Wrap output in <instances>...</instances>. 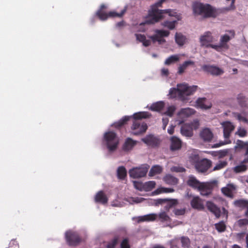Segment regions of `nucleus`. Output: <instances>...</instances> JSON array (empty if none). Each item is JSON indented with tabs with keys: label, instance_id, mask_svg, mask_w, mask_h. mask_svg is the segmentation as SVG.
I'll return each instance as SVG.
<instances>
[{
	"label": "nucleus",
	"instance_id": "obj_3",
	"mask_svg": "<svg viewBox=\"0 0 248 248\" xmlns=\"http://www.w3.org/2000/svg\"><path fill=\"white\" fill-rule=\"evenodd\" d=\"M192 8L195 16H200L203 18L216 17L217 15L216 9L208 4L196 2L193 4Z\"/></svg>",
	"mask_w": 248,
	"mask_h": 248
},
{
	"label": "nucleus",
	"instance_id": "obj_17",
	"mask_svg": "<svg viewBox=\"0 0 248 248\" xmlns=\"http://www.w3.org/2000/svg\"><path fill=\"white\" fill-rule=\"evenodd\" d=\"M202 69L203 70L209 73L212 75L214 76H218L222 75L224 71L223 70L213 65H204L202 67Z\"/></svg>",
	"mask_w": 248,
	"mask_h": 248
},
{
	"label": "nucleus",
	"instance_id": "obj_10",
	"mask_svg": "<svg viewBox=\"0 0 248 248\" xmlns=\"http://www.w3.org/2000/svg\"><path fill=\"white\" fill-rule=\"evenodd\" d=\"M150 168L147 164H143L139 168H133L129 170V173L131 177L139 178L145 176Z\"/></svg>",
	"mask_w": 248,
	"mask_h": 248
},
{
	"label": "nucleus",
	"instance_id": "obj_53",
	"mask_svg": "<svg viewBox=\"0 0 248 248\" xmlns=\"http://www.w3.org/2000/svg\"><path fill=\"white\" fill-rule=\"evenodd\" d=\"M134 186L137 189L140 191L144 190V184L137 181L133 182Z\"/></svg>",
	"mask_w": 248,
	"mask_h": 248
},
{
	"label": "nucleus",
	"instance_id": "obj_18",
	"mask_svg": "<svg viewBox=\"0 0 248 248\" xmlns=\"http://www.w3.org/2000/svg\"><path fill=\"white\" fill-rule=\"evenodd\" d=\"M158 203L164 204V209L166 211H169L170 209L175 206L178 204V201L176 199H159Z\"/></svg>",
	"mask_w": 248,
	"mask_h": 248
},
{
	"label": "nucleus",
	"instance_id": "obj_21",
	"mask_svg": "<svg viewBox=\"0 0 248 248\" xmlns=\"http://www.w3.org/2000/svg\"><path fill=\"white\" fill-rule=\"evenodd\" d=\"M236 189V186L232 184H228L221 188V192L228 197H232L233 192Z\"/></svg>",
	"mask_w": 248,
	"mask_h": 248
},
{
	"label": "nucleus",
	"instance_id": "obj_29",
	"mask_svg": "<svg viewBox=\"0 0 248 248\" xmlns=\"http://www.w3.org/2000/svg\"><path fill=\"white\" fill-rule=\"evenodd\" d=\"M95 201L102 204H105L108 202V198L102 191H100L95 196Z\"/></svg>",
	"mask_w": 248,
	"mask_h": 248
},
{
	"label": "nucleus",
	"instance_id": "obj_48",
	"mask_svg": "<svg viewBox=\"0 0 248 248\" xmlns=\"http://www.w3.org/2000/svg\"><path fill=\"white\" fill-rule=\"evenodd\" d=\"M235 134L240 137H245L247 135V131L245 128L239 127L235 132Z\"/></svg>",
	"mask_w": 248,
	"mask_h": 248
},
{
	"label": "nucleus",
	"instance_id": "obj_44",
	"mask_svg": "<svg viewBox=\"0 0 248 248\" xmlns=\"http://www.w3.org/2000/svg\"><path fill=\"white\" fill-rule=\"evenodd\" d=\"M247 169V166L243 164V163H241L240 165L235 166L233 168V170L236 173H240L242 172L245 171Z\"/></svg>",
	"mask_w": 248,
	"mask_h": 248
},
{
	"label": "nucleus",
	"instance_id": "obj_49",
	"mask_svg": "<svg viewBox=\"0 0 248 248\" xmlns=\"http://www.w3.org/2000/svg\"><path fill=\"white\" fill-rule=\"evenodd\" d=\"M216 229L219 232H224L226 228V226L223 221H220L215 224Z\"/></svg>",
	"mask_w": 248,
	"mask_h": 248
},
{
	"label": "nucleus",
	"instance_id": "obj_40",
	"mask_svg": "<svg viewBox=\"0 0 248 248\" xmlns=\"http://www.w3.org/2000/svg\"><path fill=\"white\" fill-rule=\"evenodd\" d=\"M157 217H158L160 221L164 222H168L170 219V217L167 215L165 211L161 212L158 215H157Z\"/></svg>",
	"mask_w": 248,
	"mask_h": 248
},
{
	"label": "nucleus",
	"instance_id": "obj_64",
	"mask_svg": "<svg viewBox=\"0 0 248 248\" xmlns=\"http://www.w3.org/2000/svg\"><path fill=\"white\" fill-rule=\"evenodd\" d=\"M229 142H230V141L229 142L227 140H226L225 142H222L219 143V144H214L213 146V147H215V148L218 147L222 145L229 143Z\"/></svg>",
	"mask_w": 248,
	"mask_h": 248
},
{
	"label": "nucleus",
	"instance_id": "obj_11",
	"mask_svg": "<svg viewBox=\"0 0 248 248\" xmlns=\"http://www.w3.org/2000/svg\"><path fill=\"white\" fill-rule=\"evenodd\" d=\"M206 205L207 209L213 213L218 218L222 216L225 218H227L228 211L224 208H222L221 210L216 204L210 201L207 202Z\"/></svg>",
	"mask_w": 248,
	"mask_h": 248
},
{
	"label": "nucleus",
	"instance_id": "obj_24",
	"mask_svg": "<svg viewBox=\"0 0 248 248\" xmlns=\"http://www.w3.org/2000/svg\"><path fill=\"white\" fill-rule=\"evenodd\" d=\"M170 142V149L171 150H177L181 147V141L177 137L175 136L171 137Z\"/></svg>",
	"mask_w": 248,
	"mask_h": 248
},
{
	"label": "nucleus",
	"instance_id": "obj_61",
	"mask_svg": "<svg viewBox=\"0 0 248 248\" xmlns=\"http://www.w3.org/2000/svg\"><path fill=\"white\" fill-rule=\"evenodd\" d=\"M162 122H163V129H165L166 128L167 125L168 124V122H169L168 118L167 117H163L162 118Z\"/></svg>",
	"mask_w": 248,
	"mask_h": 248
},
{
	"label": "nucleus",
	"instance_id": "obj_50",
	"mask_svg": "<svg viewBox=\"0 0 248 248\" xmlns=\"http://www.w3.org/2000/svg\"><path fill=\"white\" fill-rule=\"evenodd\" d=\"M248 224V219L243 218L239 219L236 222V225L241 228L245 227Z\"/></svg>",
	"mask_w": 248,
	"mask_h": 248
},
{
	"label": "nucleus",
	"instance_id": "obj_30",
	"mask_svg": "<svg viewBox=\"0 0 248 248\" xmlns=\"http://www.w3.org/2000/svg\"><path fill=\"white\" fill-rule=\"evenodd\" d=\"M175 17L176 19L172 21L166 20L164 22L161 23V25L170 30H173L175 28L176 25L177 23V21L179 20L177 19V18L176 16H174Z\"/></svg>",
	"mask_w": 248,
	"mask_h": 248
},
{
	"label": "nucleus",
	"instance_id": "obj_15",
	"mask_svg": "<svg viewBox=\"0 0 248 248\" xmlns=\"http://www.w3.org/2000/svg\"><path fill=\"white\" fill-rule=\"evenodd\" d=\"M223 129V136L225 139L228 140L231 133L234 129L235 126L230 121H225L220 123Z\"/></svg>",
	"mask_w": 248,
	"mask_h": 248
},
{
	"label": "nucleus",
	"instance_id": "obj_43",
	"mask_svg": "<svg viewBox=\"0 0 248 248\" xmlns=\"http://www.w3.org/2000/svg\"><path fill=\"white\" fill-rule=\"evenodd\" d=\"M155 182L154 181H150L144 183V190L149 191L152 190L155 186Z\"/></svg>",
	"mask_w": 248,
	"mask_h": 248
},
{
	"label": "nucleus",
	"instance_id": "obj_36",
	"mask_svg": "<svg viewBox=\"0 0 248 248\" xmlns=\"http://www.w3.org/2000/svg\"><path fill=\"white\" fill-rule=\"evenodd\" d=\"M135 36L137 40L142 43L144 46H148L150 45V40L146 39L145 36L144 35L141 34H135Z\"/></svg>",
	"mask_w": 248,
	"mask_h": 248
},
{
	"label": "nucleus",
	"instance_id": "obj_38",
	"mask_svg": "<svg viewBox=\"0 0 248 248\" xmlns=\"http://www.w3.org/2000/svg\"><path fill=\"white\" fill-rule=\"evenodd\" d=\"M162 171V168L159 165H155L152 167L151 169L149 175L150 176H153L156 174H160Z\"/></svg>",
	"mask_w": 248,
	"mask_h": 248
},
{
	"label": "nucleus",
	"instance_id": "obj_55",
	"mask_svg": "<svg viewBox=\"0 0 248 248\" xmlns=\"http://www.w3.org/2000/svg\"><path fill=\"white\" fill-rule=\"evenodd\" d=\"M170 170L172 172H181L184 171L185 169L180 166H173L170 168Z\"/></svg>",
	"mask_w": 248,
	"mask_h": 248
},
{
	"label": "nucleus",
	"instance_id": "obj_58",
	"mask_svg": "<svg viewBox=\"0 0 248 248\" xmlns=\"http://www.w3.org/2000/svg\"><path fill=\"white\" fill-rule=\"evenodd\" d=\"M121 248H130V245L127 239H124L121 244Z\"/></svg>",
	"mask_w": 248,
	"mask_h": 248
},
{
	"label": "nucleus",
	"instance_id": "obj_46",
	"mask_svg": "<svg viewBox=\"0 0 248 248\" xmlns=\"http://www.w3.org/2000/svg\"><path fill=\"white\" fill-rule=\"evenodd\" d=\"M227 162L226 161H220L216 166L214 167L213 170L216 171L222 169L227 165Z\"/></svg>",
	"mask_w": 248,
	"mask_h": 248
},
{
	"label": "nucleus",
	"instance_id": "obj_32",
	"mask_svg": "<svg viewBox=\"0 0 248 248\" xmlns=\"http://www.w3.org/2000/svg\"><path fill=\"white\" fill-rule=\"evenodd\" d=\"M164 182L170 185H175L178 183V179L170 174L166 175L164 178Z\"/></svg>",
	"mask_w": 248,
	"mask_h": 248
},
{
	"label": "nucleus",
	"instance_id": "obj_59",
	"mask_svg": "<svg viewBox=\"0 0 248 248\" xmlns=\"http://www.w3.org/2000/svg\"><path fill=\"white\" fill-rule=\"evenodd\" d=\"M174 214L176 216H181L183 215L185 213V209H175L173 211Z\"/></svg>",
	"mask_w": 248,
	"mask_h": 248
},
{
	"label": "nucleus",
	"instance_id": "obj_5",
	"mask_svg": "<svg viewBox=\"0 0 248 248\" xmlns=\"http://www.w3.org/2000/svg\"><path fill=\"white\" fill-rule=\"evenodd\" d=\"M103 143L107 146L108 151L112 152L117 149L119 139L114 132L108 131L104 135Z\"/></svg>",
	"mask_w": 248,
	"mask_h": 248
},
{
	"label": "nucleus",
	"instance_id": "obj_57",
	"mask_svg": "<svg viewBox=\"0 0 248 248\" xmlns=\"http://www.w3.org/2000/svg\"><path fill=\"white\" fill-rule=\"evenodd\" d=\"M229 152L228 149L220 150L218 152L217 155L219 158H222L227 155Z\"/></svg>",
	"mask_w": 248,
	"mask_h": 248
},
{
	"label": "nucleus",
	"instance_id": "obj_52",
	"mask_svg": "<svg viewBox=\"0 0 248 248\" xmlns=\"http://www.w3.org/2000/svg\"><path fill=\"white\" fill-rule=\"evenodd\" d=\"M175 110V107L174 106H169L167 108V110L164 113V114L167 116L171 117L172 116Z\"/></svg>",
	"mask_w": 248,
	"mask_h": 248
},
{
	"label": "nucleus",
	"instance_id": "obj_28",
	"mask_svg": "<svg viewBox=\"0 0 248 248\" xmlns=\"http://www.w3.org/2000/svg\"><path fill=\"white\" fill-rule=\"evenodd\" d=\"M137 143V141L132 140L131 138H127L123 146V149L124 151H128L132 149Z\"/></svg>",
	"mask_w": 248,
	"mask_h": 248
},
{
	"label": "nucleus",
	"instance_id": "obj_34",
	"mask_svg": "<svg viewBox=\"0 0 248 248\" xmlns=\"http://www.w3.org/2000/svg\"><path fill=\"white\" fill-rule=\"evenodd\" d=\"M124 200L131 204H137L143 202L145 199L141 197H129L125 198Z\"/></svg>",
	"mask_w": 248,
	"mask_h": 248
},
{
	"label": "nucleus",
	"instance_id": "obj_37",
	"mask_svg": "<svg viewBox=\"0 0 248 248\" xmlns=\"http://www.w3.org/2000/svg\"><path fill=\"white\" fill-rule=\"evenodd\" d=\"M180 60L179 55H173L168 57L164 62L165 65H170Z\"/></svg>",
	"mask_w": 248,
	"mask_h": 248
},
{
	"label": "nucleus",
	"instance_id": "obj_62",
	"mask_svg": "<svg viewBox=\"0 0 248 248\" xmlns=\"http://www.w3.org/2000/svg\"><path fill=\"white\" fill-rule=\"evenodd\" d=\"M162 76H167L169 75V70L167 68H163L161 71Z\"/></svg>",
	"mask_w": 248,
	"mask_h": 248
},
{
	"label": "nucleus",
	"instance_id": "obj_25",
	"mask_svg": "<svg viewBox=\"0 0 248 248\" xmlns=\"http://www.w3.org/2000/svg\"><path fill=\"white\" fill-rule=\"evenodd\" d=\"M157 218V215L156 214H150L138 217V222L143 221H153Z\"/></svg>",
	"mask_w": 248,
	"mask_h": 248
},
{
	"label": "nucleus",
	"instance_id": "obj_19",
	"mask_svg": "<svg viewBox=\"0 0 248 248\" xmlns=\"http://www.w3.org/2000/svg\"><path fill=\"white\" fill-rule=\"evenodd\" d=\"M142 141L147 145L152 147L156 146L160 143L159 139L153 135L146 136L145 138L142 139Z\"/></svg>",
	"mask_w": 248,
	"mask_h": 248
},
{
	"label": "nucleus",
	"instance_id": "obj_63",
	"mask_svg": "<svg viewBox=\"0 0 248 248\" xmlns=\"http://www.w3.org/2000/svg\"><path fill=\"white\" fill-rule=\"evenodd\" d=\"M174 127L175 126H173L172 125H171L169 126V128L168 129V133L170 134V135H172L174 133Z\"/></svg>",
	"mask_w": 248,
	"mask_h": 248
},
{
	"label": "nucleus",
	"instance_id": "obj_12",
	"mask_svg": "<svg viewBox=\"0 0 248 248\" xmlns=\"http://www.w3.org/2000/svg\"><path fill=\"white\" fill-rule=\"evenodd\" d=\"M106 8V6L105 5H101L100 9L96 13L99 19L102 21L106 20L108 17H121L124 14L126 11V8H125L122 11L121 13H117L116 12L112 11L107 14L102 11L104 8Z\"/></svg>",
	"mask_w": 248,
	"mask_h": 248
},
{
	"label": "nucleus",
	"instance_id": "obj_6",
	"mask_svg": "<svg viewBox=\"0 0 248 248\" xmlns=\"http://www.w3.org/2000/svg\"><path fill=\"white\" fill-rule=\"evenodd\" d=\"M218 181L216 180H213L206 182H201L198 190L201 195L207 196L211 194L213 189L217 187Z\"/></svg>",
	"mask_w": 248,
	"mask_h": 248
},
{
	"label": "nucleus",
	"instance_id": "obj_51",
	"mask_svg": "<svg viewBox=\"0 0 248 248\" xmlns=\"http://www.w3.org/2000/svg\"><path fill=\"white\" fill-rule=\"evenodd\" d=\"M233 116L240 122H243L246 123L248 122V119L245 117L242 116L239 113H233Z\"/></svg>",
	"mask_w": 248,
	"mask_h": 248
},
{
	"label": "nucleus",
	"instance_id": "obj_60",
	"mask_svg": "<svg viewBox=\"0 0 248 248\" xmlns=\"http://www.w3.org/2000/svg\"><path fill=\"white\" fill-rule=\"evenodd\" d=\"M227 1H231V4L230 6L226 8V10L227 11L233 10L235 9L234 2L235 0H226Z\"/></svg>",
	"mask_w": 248,
	"mask_h": 248
},
{
	"label": "nucleus",
	"instance_id": "obj_1",
	"mask_svg": "<svg viewBox=\"0 0 248 248\" xmlns=\"http://www.w3.org/2000/svg\"><path fill=\"white\" fill-rule=\"evenodd\" d=\"M166 0H159L154 5H152L151 9L149 11L148 15L144 22H141L139 24V26H142L145 24H154L158 22L160 19L163 17L164 14H167L170 16H176L178 20H181V16L177 13L175 10L167 9L160 10L158 9L157 7L161 4Z\"/></svg>",
	"mask_w": 248,
	"mask_h": 248
},
{
	"label": "nucleus",
	"instance_id": "obj_26",
	"mask_svg": "<svg viewBox=\"0 0 248 248\" xmlns=\"http://www.w3.org/2000/svg\"><path fill=\"white\" fill-rule=\"evenodd\" d=\"M191 205L193 208L198 210H202L204 208L202 201L198 197L193 198L191 201Z\"/></svg>",
	"mask_w": 248,
	"mask_h": 248
},
{
	"label": "nucleus",
	"instance_id": "obj_4",
	"mask_svg": "<svg viewBox=\"0 0 248 248\" xmlns=\"http://www.w3.org/2000/svg\"><path fill=\"white\" fill-rule=\"evenodd\" d=\"M150 115L149 112L145 111L139 112L133 115L135 120L133 122L131 129L134 135H139L146 131L147 128L146 124L140 121L139 119L148 118Z\"/></svg>",
	"mask_w": 248,
	"mask_h": 248
},
{
	"label": "nucleus",
	"instance_id": "obj_7",
	"mask_svg": "<svg viewBox=\"0 0 248 248\" xmlns=\"http://www.w3.org/2000/svg\"><path fill=\"white\" fill-rule=\"evenodd\" d=\"M215 41V38L213 36L212 33L210 31H206L201 35L199 38L200 45L204 47H211L216 50L218 47L216 45L213 44L212 43Z\"/></svg>",
	"mask_w": 248,
	"mask_h": 248
},
{
	"label": "nucleus",
	"instance_id": "obj_22",
	"mask_svg": "<svg viewBox=\"0 0 248 248\" xmlns=\"http://www.w3.org/2000/svg\"><path fill=\"white\" fill-rule=\"evenodd\" d=\"M196 107L203 109H207L211 108V103L206 99L199 98L196 101Z\"/></svg>",
	"mask_w": 248,
	"mask_h": 248
},
{
	"label": "nucleus",
	"instance_id": "obj_23",
	"mask_svg": "<svg viewBox=\"0 0 248 248\" xmlns=\"http://www.w3.org/2000/svg\"><path fill=\"white\" fill-rule=\"evenodd\" d=\"M186 183L189 186L194 189H198L201 182L197 180L194 176L190 175L187 178Z\"/></svg>",
	"mask_w": 248,
	"mask_h": 248
},
{
	"label": "nucleus",
	"instance_id": "obj_33",
	"mask_svg": "<svg viewBox=\"0 0 248 248\" xmlns=\"http://www.w3.org/2000/svg\"><path fill=\"white\" fill-rule=\"evenodd\" d=\"M194 62L191 61H187L185 62L182 64H180L178 68V74L181 75L183 74L185 70L187 68L189 65H193Z\"/></svg>",
	"mask_w": 248,
	"mask_h": 248
},
{
	"label": "nucleus",
	"instance_id": "obj_14",
	"mask_svg": "<svg viewBox=\"0 0 248 248\" xmlns=\"http://www.w3.org/2000/svg\"><path fill=\"white\" fill-rule=\"evenodd\" d=\"M212 161L207 159H203L198 161L195 164L196 170L200 172L206 171L211 166Z\"/></svg>",
	"mask_w": 248,
	"mask_h": 248
},
{
	"label": "nucleus",
	"instance_id": "obj_2",
	"mask_svg": "<svg viewBox=\"0 0 248 248\" xmlns=\"http://www.w3.org/2000/svg\"><path fill=\"white\" fill-rule=\"evenodd\" d=\"M197 88V86H188L186 83L178 84L176 88L170 89L169 95L170 98H178L184 101L187 99L188 96L193 94Z\"/></svg>",
	"mask_w": 248,
	"mask_h": 248
},
{
	"label": "nucleus",
	"instance_id": "obj_16",
	"mask_svg": "<svg viewBox=\"0 0 248 248\" xmlns=\"http://www.w3.org/2000/svg\"><path fill=\"white\" fill-rule=\"evenodd\" d=\"M65 238L66 241L70 245H76L80 241V238L77 233L71 231L66 232Z\"/></svg>",
	"mask_w": 248,
	"mask_h": 248
},
{
	"label": "nucleus",
	"instance_id": "obj_8",
	"mask_svg": "<svg viewBox=\"0 0 248 248\" xmlns=\"http://www.w3.org/2000/svg\"><path fill=\"white\" fill-rule=\"evenodd\" d=\"M200 126L199 122L197 119L194 120L190 123H186L182 125L181 128V134L186 137L193 136V130L197 129Z\"/></svg>",
	"mask_w": 248,
	"mask_h": 248
},
{
	"label": "nucleus",
	"instance_id": "obj_56",
	"mask_svg": "<svg viewBox=\"0 0 248 248\" xmlns=\"http://www.w3.org/2000/svg\"><path fill=\"white\" fill-rule=\"evenodd\" d=\"M118 242V238H114L108 245L107 248H114Z\"/></svg>",
	"mask_w": 248,
	"mask_h": 248
},
{
	"label": "nucleus",
	"instance_id": "obj_9",
	"mask_svg": "<svg viewBox=\"0 0 248 248\" xmlns=\"http://www.w3.org/2000/svg\"><path fill=\"white\" fill-rule=\"evenodd\" d=\"M234 36V32L232 31H228V33L221 36L219 44L216 45L218 48H216V50L220 51L222 49H228L229 46L227 43Z\"/></svg>",
	"mask_w": 248,
	"mask_h": 248
},
{
	"label": "nucleus",
	"instance_id": "obj_27",
	"mask_svg": "<svg viewBox=\"0 0 248 248\" xmlns=\"http://www.w3.org/2000/svg\"><path fill=\"white\" fill-rule=\"evenodd\" d=\"M195 110L189 108H182L178 113V115L181 118H185L195 113Z\"/></svg>",
	"mask_w": 248,
	"mask_h": 248
},
{
	"label": "nucleus",
	"instance_id": "obj_41",
	"mask_svg": "<svg viewBox=\"0 0 248 248\" xmlns=\"http://www.w3.org/2000/svg\"><path fill=\"white\" fill-rule=\"evenodd\" d=\"M175 38L176 43L179 46H183L186 41L185 37L180 33L175 34Z\"/></svg>",
	"mask_w": 248,
	"mask_h": 248
},
{
	"label": "nucleus",
	"instance_id": "obj_20",
	"mask_svg": "<svg viewBox=\"0 0 248 248\" xmlns=\"http://www.w3.org/2000/svg\"><path fill=\"white\" fill-rule=\"evenodd\" d=\"M200 136L204 141L209 142L213 138V134L209 128H205L201 131Z\"/></svg>",
	"mask_w": 248,
	"mask_h": 248
},
{
	"label": "nucleus",
	"instance_id": "obj_13",
	"mask_svg": "<svg viewBox=\"0 0 248 248\" xmlns=\"http://www.w3.org/2000/svg\"><path fill=\"white\" fill-rule=\"evenodd\" d=\"M155 34L150 37L154 43L157 42L160 45L165 43L166 40L163 38L169 35L170 31L163 30H156L155 31Z\"/></svg>",
	"mask_w": 248,
	"mask_h": 248
},
{
	"label": "nucleus",
	"instance_id": "obj_35",
	"mask_svg": "<svg viewBox=\"0 0 248 248\" xmlns=\"http://www.w3.org/2000/svg\"><path fill=\"white\" fill-rule=\"evenodd\" d=\"M164 107V103L163 101H158L153 103L149 108L153 111H160Z\"/></svg>",
	"mask_w": 248,
	"mask_h": 248
},
{
	"label": "nucleus",
	"instance_id": "obj_31",
	"mask_svg": "<svg viewBox=\"0 0 248 248\" xmlns=\"http://www.w3.org/2000/svg\"><path fill=\"white\" fill-rule=\"evenodd\" d=\"M235 148H240L246 151L245 155H248V142H244L241 140H237L236 141Z\"/></svg>",
	"mask_w": 248,
	"mask_h": 248
},
{
	"label": "nucleus",
	"instance_id": "obj_39",
	"mask_svg": "<svg viewBox=\"0 0 248 248\" xmlns=\"http://www.w3.org/2000/svg\"><path fill=\"white\" fill-rule=\"evenodd\" d=\"M174 191V190L171 188H166L164 187H159L153 192L154 195H158L162 193H171Z\"/></svg>",
	"mask_w": 248,
	"mask_h": 248
},
{
	"label": "nucleus",
	"instance_id": "obj_42",
	"mask_svg": "<svg viewBox=\"0 0 248 248\" xmlns=\"http://www.w3.org/2000/svg\"><path fill=\"white\" fill-rule=\"evenodd\" d=\"M234 204L235 206L240 208L248 207V201L244 200H239L234 202Z\"/></svg>",
	"mask_w": 248,
	"mask_h": 248
},
{
	"label": "nucleus",
	"instance_id": "obj_47",
	"mask_svg": "<svg viewBox=\"0 0 248 248\" xmlns=\"http://www.w3.org/2000/svg\"><path fill=\"white\" fill-rule=\"evenodd\" d=\"M130 118L129 116H124L122 118L120 121L116 122L113 124V125L116 127H119L124 124L129 120Z\"/></svg>",
	"mask_w": 248,
	"mask_h": 248
},
{
	"label": "nucleus",
	"instance_id": "obj_45",
	"mask_svg": "<svg viewBox=\"0 0 248 248\" xmlns=\"http://www.w3.org/2000/svg\"><path fill=\"white\" fill-rule=\"evenodd\" d=\"M126 174V171L124 167H120L117 170V175L119 179H123Z\"/></svg>",
	"mask_w": 248,
	"mask_h": 248
},
{
	"label": "nucleus",
	"instance_id": "obj_54",
	"mask_svg": "<svg viewBox=\"0 0 248 248\" xmlns=\"http://www.w3.org/2000/svg\"><path fill=\"white\" fill-rule=\"evenodd\" d=\"M181 242L183 247H188L190 244L189 239L187 237H182L181 238Z\"/></svg>",
	"mask_w": 248,
	"mask_h": 248
}]
</instances>
